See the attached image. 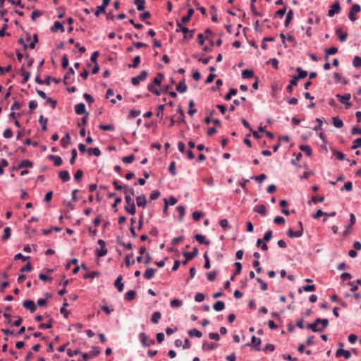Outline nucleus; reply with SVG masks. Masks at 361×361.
<instances>
[{
	"instance_id": "f257e3e1",
	"label": "nucleus",
	"mask_w": 361,
	"mask_h": 361,
	"mask_svg": "<svg viewBox=\"0 0 361 361\" xmlns=\"http://www.w3.org/2000/svg\"><path fill=\"white\" fill-rule=\"evenodd\" d=\"M123 192L125 193V210L130 215H134L136 212V208L134 201L131 197V195H134V190L132 188L125 186Z\"/></svg>"
},
{
	"instance_id": "f03ea898",
	"label": "nucleus",
	"mask_w": 361,
	"mask_h": 361,
	"mask_svg": "<svg viewBox=\"0 0 361 361\" xmlns=\"http://www.w3.org/2000/svg\"><path fill=\"white\" fill-rule=\"evenodd\" d=\"M176 25L178 27L176 31L178 32L180 30L184 34L185 39H191L193 37L195 33L194 30H189L188 28L183 26L180 22H177Z\"/></svg>"
},
{
	"instance_id": "7ed1b4c3",
	"label": "nucleus",
	"mask_w": 361,
	"mask_h": 361,
	"mask_svg": "<svg viewBox=\"0 0 361 361\" xmlns=\"http://www.w3.org/2000/svg\"><path fill=\"white\" fill-rule=\"evenodd\" d=\"M147 77V72L146 71H142L140 75L136 77H133L131 79V83L134 86H137L139 85L140 81H144L146 80Z\"/></svg>"
},
{
	"instance_id": "20e7f679",
	"label": "nucleus",
	"mask_w": 361,
	"mask_h": 361,
	"mask_svg": "<svg viewBox=\"0 0 361 361\" xmlns=\"http://www.w3.org/2000/svg\"><path fill=\"white\" fill-rule=\"evenodd\" d=\"M361 10V7L359 4H353L352 7L350 8L348 18L349 19L354 22L357 20V17L355 16V13L360 12Z\"/></svg>"
},
{
	"instance_id": "39448f33",
	"label": "nucleus",
	"mask_w": 361,
	"mask_h": 361,
	"mask_svg": "<svg viewBox=\"0 0 361 361\" xmlns=\"http://www.w3.org/2000/svg\"><path fill=\"white\" fill-rule=\"evenodd\" d=\"M98 245L100 246L101 250H96V255L98 257H102L107 254V249L106 248V243L104 240L99 239L97 241Z\"/></svg>"
},
{
	"instance_id": "423d86ee",
	"label": "nucleus",
	"mask_w": 361,
	"mask_h": 361,
	"mask_svg": "<svg viewBox=\"0 0 361 361\" xmlns=\"http://www.w3.org/2000/svg\"><path fill=\"white\" fill-rule=\"evenodd\" d=\"M298 226L300 227V229L298 231H293L292 228H289L288 230V235L289 238H299V237L302 236V235L303 233V228H302V222L299 221Z\"/></svg>"
},
{
	"instance_id": "0eeeda50",
	"label": "nucleus",
	"mask_w": 361,
	"mask_h": 361,
	"mask_svg": "<svg viewBox=\"0 0 361 361\" xmlns=\"http://www.w3.org/2000/svg\"><path fill=\"white\" fill-rule=\"evenodd\" d=\"M111 2V0H102V4L101 6H98L96 8V11L94 12V15L96 16H99L100 13H106V8Z\"/></svg>"
},
{
	"instance_id": "6e6552de",
	"label": "nucleus",
	"mask_w": 361,
	"mask_h": 361,
	"mask_svg": "<svg viewBox=\"0 0 361 361\" xmlns=\"http://www.w3.org/2000/svg\"><path fill=\"white\" fill-rule=\"evenodd\" d=\"M336 97L341 103L345 104L347 106L350 107L352 106V104L349 102L351 97L350 94L347 93L343 95L336 94Z\"/></svg>"
},
{
	"instance_id": "1a4fd4ad",
	"label": "nucleus",
	"mask_w": 361,
	"mask_h": 361,
	"mask_svg": "<svg viewBox=\"0 0 361 361\" xmlns=\"http://www.w3.org/2000/svg\"><path fill=\"white\" fill-rule=\"evenodd\" d=\"M341 11V6L338 1H336L331 6V8L328 11V16L333 17L336 13H338Z\"/></svg>"
},
{
	"instance_id": "9d476101",
	"label": "nucleus",
	"mask_w": 361,
	"mask_h": 361,
	"mask_svg": "<svg viewBox=\"0 0 361 361\" xmlns=\"http://www.w3.org/2000/svg\"><path fill=\"white\" fill-rule=\"evenodd\" d=\"M24 308L29 310L31 312H35L37 310L36 305L32 300H25L23 303Z\"/></svg>"
},
{
	"instance_id": "9b49d317",
	"label": "nucleus",
	"mask_w": 361,
	"mask_h": 361,
	"mask_svg": "<svg viewBox=\"0 0 361 361\" xmlns=\"http://www.w3.org/2000/svg\"><path fill=\"white\" fill-rule=\"evenodd\" d=\"M147 199L144 195L136 197V204L138 207L145 208L147 206Z\"/></svg>"
},
{
	"instance_id": "f8f14e48",
	"label": "nucleus",
	"mask_w": 361,
	"mask_h": 361,
	"mask_svg": "<svg viewBox=\"0 0 361 361\" xmlns=\"http://www.w3.org/2000/svg\"><path fill=\"white\" fill-rule=\"evenodd\" d=\"M336 356L337 357L343 356L345 359H349L351 356V353L348 350H344L343 348H339L337 350L336 353Z\"/></svg>"
},
{
	"instance_id": "ddd939ff",
	"label": "nucleus",
	"mask_w": 361,
	"mask_h": 361,
	"mask_svg": "<svg viewBox=\"0 0 361 361\" xmlns=\"http://www.w3.org/2000/svg\"><path fill=\"white\" fill-rule=\"evenodd\" d=\"M122 280H123V276L122 275H119L116 280L114 282V286L115 287L117 288V290L119 291V292H122L123 290V288H124V285L123 283H122Z\"/></svg>"
},
{
	"instance_id": "4468645a",
	"label": "nucleus",
	"mask_w": 361,
	"mask_h": 361,
	"mask_svg": "<svg viewBox=\"0 0 361 361\" xmlns=\"http://www.w3.org/2000/svg\"><path fill=\"white\" fill-rule=\"evenodd\" d=\"M317 323H320L322 325L320 327H319L318 332L323 331L329 325V320L327 319H317Z\"/></svg>"
},
{
	"instance_id": "2eb2a0df",
	"label": "nucleus",
	"mask_w": 361,
	"mask_h": 361,
	"mask_svg": "<svg viewBox=\"0 0 361 361\" xmlns=\"http://www.w3.org/2000/svg\"><path fill=\"white\" fill-rule=\"evenodd\" d=\"M198 254V250L197 247H193L192 251L190 252H184L183 256L187 258V260H191Z\"/></svg>"
},
{
	"instance_id": "dca6fc26",
	"label": "nucleus",
	"mask_w": 361,
	"mask_h": 361,
	"mask_svg": "<svg viewBox=\"0 0 361 361\" xmlns=\"http://www.w3.org/2000/svg\"><path fill=\"white\" fill-rule=\"evenodd\" d=\"M75 111L77 114L81 115L83 114H86L85 105L84 103H79L75 106Z\"/></svg>"
},
{
	"instance_id": "f3484780",
	"label": "nucleus",
	"mask_w": 361,
	"mask_h": 361,
	"mask_svg": "<svg viewBox=\"0 0 361 361\" xmlns=\"http://www.w3.org/2000/svg\"><path fill=\"white\" fill-rule=\"evenodd\" d=\"M195 238L200 244H204L206 245H209L210 244V241L206 240L205 236L201 234H196L195 235Z\"/></svg>"
},
{
	"instance_id": "a211bd4d",
	"label": "nucleus",
	"mask_w": 361,
	"mask_h": 361,
	"mask_svg": "<svg viewBox=\"0 0 361 361\" xmlns=\"http://www.w3.org/2000/svg\"><path fill=\"white\" fill-rule=\"evenodd\" d=\"M253 209L255 212L259 213L262 216L267 215V209L264 204L257 205L254 207Z\"/></svg>"
},
{
	"instance_id": "6ab92c4d",
	"label": "nucleus",
	"mask_w": 361,
	"mask_h": 361,
	"mask_svg": "<svg viewBox=\"0 0 361 361\" xmlns=\"http://www.w3.org/2000/svg\"><path fill=\"white\" fill-rule=\"evenodd\" d=\"M51 32H56L60 30L61 32H64V27L62 23L59 21H55L54 25L51 27Z\"/></svg>"
},
{
	"instance_id": "aec40b11",
	"label": "nucleus",
	"mask_w": 361,
	"mask_h": 361,
	"mask_svg": "<svg viewBox=\"0 0 361 361\" xmlns=\"http://www.w3.org/2000/svg\"><path fill=\"white\" fill-rule=\"evenodd\" d=\"M59 177L61 178V180L63 182H67V181L70 180V179H71L68 171H66V170L61 171L59 173Z\"/></svg>"
},
{
	"instance_id": "412c9836",
	"label": "nucleus",
	"mask_w": 361,
	"mask_h": 361,
	"mask_svg": "<svg viewBox=\"0 0 361 361\" xmlns=\"http://www.w3.org/2000/svg\"><path fill=\"white\" fill-rule=\"evenodd\" d=\"M336 33L338 36L339 40L341 42H344L346 41L348 34L345 32H343L341 28H337L336 30Z\"/></svg>"
},
{
	"instance_id": "4be33fe9",
	"label": "nucleus",
	"mask_w": 361,
	"mask_h": 361,
	"mask_svg": "<svg viewBox=\"0 0 361 361\" xmlns=\"http://www.w3.org/2000/svg\"><path fill=\"white\" fill-rule=\"evenodd\" d=\"M176 90L180 93H184L187 90V85L185 82V80H183L176 85Z\"/></svg>"
},
{
	"instance_id": "5701e85b",
	"label": "nucleus",
	"mask_w": 361,
	"mask_h": 361,
	"mask_svg": "<svg viewBox=\"0 0 361 361\" xmlns=\"http://www.w3.org/2000/svg\"><path fill=\"white\" fill-rule=\"evenodd\" d=\"M155 272H156V269H155L149 268V269H147L145 271L143 276L147 279H151L152 278L154 277V276L155 274Z\"/></svg>"
},
{
	"instance_id": "b1692460",
	"label": "nucleus",
	"mask_w": 361,
	"mask_h": 361,
	"mask_svg": "<svg viewBox=\"0 0 361 361\" xmlns=\"http://www.w3.org/2000/svg\"><path fill=\"white\" fill-rule=\"evenodd\" d=\"M71 142V136L67 133L63 137L61 138L60 142L63 148H66Z\"/></svg>"
},
{
	"instance_id": "393cba45",
	"label": "nucleus",
	"mask_w": 361,
	"mask_h": 361,
	"mask_svg": "<svg viewBox=\"0 0 361 361\" xmlns=\"http://www.w3.org/2000/svg\"><path fill=\"white\" fill-rule=\"evenodd\" d=\"M297 72L298 73V75H295L294 77L296 78L298 80L299 79H303L307 75V72L302 70L300 67L297 68Z\"/></svg>"
},
{
	"instance_id": "a878e982",
	"label": "nucleus",
	"mask_w": 361,
	"mask_h": 361,
	"mask_svg": "<svg viewBox=\"0 0 361 361\" xmlns=\"http://www.w3.org/2000/svg\"><path fill=\"white\" fill-rule=\"evenodd\" d=\"M218 345H219L215 343H204L202 348L203 350H212L217 348Z\"/></svg>"
},
{
	"instance_id": "bb28decb",
	"label": "nucleus",
	"mask_w": 361,
	"mask_h": 361,
	"mask_svg": "<svg viewBox=\"0 0 361 361\" xmlns=\"http://www.w3.org/2000/svg\"><path fill=\"white\" fill-rule=\"evenodd\" d=\"M193 13H194L193 8H189L188 11V14L181 18V22L183 23H186L188 22H189L191 18V16L193 15Z\"/></svg>"
},
{
	"instance_id": "cd10ccee",
	"label": "nucleus",
	"mask_w": 361,
	"mask_h": 361,
	"mask_svg": "<svg viewBox=\"0 0 361 361\" xmlns=\"http://www.w3.org/2000/svg\"><path fill=\"white\" fill-rule=\"evenodd\" d=\"M68 306V303L67 302V300L64 298L63 300V304L61 308L60 309V312L63 314L65 318H68V312L66 310V307Z\"/></svg>"
},
{
	"instance_id": "c85d7f7f",
	"label": "nucleus",
	"mask_w": 361,
	"mask_h": 361,
	"mask_svg": "<svg viewBox=\"0 0 361 361\" xmlns=\"http://www.w3.org/2000/svg\"><path fill=\"white\" fill-rule=\"evenodd\" d=\"M133 3L136 5L138 11H144L145 8V0H134Z\"/></svg>"
},
{
	"instance_id": "c756f323",
	"label": "nucleus",
	"mask_w": 361,
	"mask_h": 361,
	"mask_svg": "<svg viewBox=\"0 0 361 361\" xmlns=\"http://www.w3.org/2000/svg\"><path fill=\"white\" fill-rule=\"evenodd\" d=\"M251 343H252V345L253 346L255 347V350H259V346L261 344V339L260 338H257L255 336H252V338H251Z\"/></svg>"
},
{
	"instance_id": "7c9ffc66",
	"label": "nucleus",
	"mask_w": 361,
	"mask_h": 361,
	"mask_svg": "<svg viewBox=\"0 0 361 361\" xmlns=\"http://www.w3.org/2000/svg\"><path fill=\"white\" fill-rule=\"evenodd\" d=\"M188 334L190 337L195 336L197 338H201L202 336V332L200 331L199 330H197V329H192L189 330Z\"/></svg>"
},
{
	"instance_id": "2f4dec72",
	"label": "nucleus",
	"mask_w": 361,
	"mask_h": 361,
	"mask_svg": "<svg viewBox=\"0 0 361 361\" xmlns=\"http://www.w3.org/2000/svg\"><path fill=\"white\" fill-rule=\"evenodd\" d=\"M298 81L297 78L293 76V79L290 81V84L286 87V90L289 93L293 92V87L297 85Z\"/></svg>"
},
{
	"instance_id": "473e14b6",
	"label": "nucleus",
	"mask_w": 361,
	"mask_h": 361,
	"mask_svg": "<svg viewBox=\"0 0 361 361\" xmlns=\"http://www.w3.org/2000/svg\"><path fill=\"white\" fill-rule=\"evenodd\" d=\"M33 163L27 159H24L20 161L19 164L18 169L25 168V167H32Z\"/></svg>"
},
{
	"instance_id": "72a5a7b5",
	"label": "nucleus",
	"mask_w": 361,
	"mask_h": 361,
	"mask_svg": "<svg viewBox=\"0 0 361 361\" xmlns=\"http://www.w3.org/2000/svg\"><path fill=\"white\" fill-rule=\"evenodd\" d=\"M293 17V11L292 9H290L287 13L286 18L284 22L285 27H288L292 20Z\"/></svg>"
},
{
	"instance_id": "f704fd0d",
	"label": "nucleus",
	"mask_w": 361,
	"mask_h": 361,
	"mask_svg": "<svg viewBox=\"0 0 361 361\" xmlns=\"http://www.w3.org/2000/svg\"><path fill=\"white\" fill-rule=\"evenodd\" d=\"M316 290L314 285H306L302 286V288H299L298 292L301 293L302 290H304L305 292H310V291H314Z\"/></svg>"
},
{
	"instance_id": "c9c22d12",
	"label": "nucleus",
	"mask_w": 361,
	"mask_h": 361,
	"mask_svg": "<svg viewBox=\"0 0 361 361\" xmlns=\"http://www.w3.org/2000/svg\"><path fill=\"white\" fill-rule=\"evenodd\" d=\"M136 293L133 290L127 291L125 294V299L128 301H132L135 297Z\"/></svg>"
},
{
	"instance_id": "e433bc0d",
	"label": "nucleus",
	"mask_w": 361,
	"mask_h": 361,
	"mask_svg": "<svg viewBox=\"0 0 361 361\" xmlns=\"http://www.w3.org/2000/svg\"><path fill=\"white\" fill-rule=\"evenodd\" d=\"M213 308L216 311H221L225 308V304L222 301H217L214 304Z\"/></svg>"
},
{
	"instance_id": "4c0bfd02",
	"label": "nucleus",
	"mask_w": 361,
	"mask_h": 361,
	"mask_svg": "<svg viewBox=\"0 0 361 361\" xmlns=\"http://www.w3.org/2000/svg\"><path fill=\"white\" fill-rule=\"evenodd\" d=\"M49 158L50 159L54 160V164L56 166H59L63 163L62 159L60 157H56L54 155H49Z\"/></svg>"
},
{
	"instance_id": "58836bf2",
	"label": "nucleus",
	"mask_w": 361,
	"mask_h": 361,
	"mask_svg": "<svg viewBox=\"0 0 361 361\" xmlns=\"http://www.w3.org/2000/svg\"><path fill=\"white\" fill-rule=\"evenodd\" d=\"M164 78V75L161 73H159L156 77L153 79V82L152 84L156 85L157 86H159L161 83V80Z\"/></svg>"
},
{
	"instance_id": "ea45409f",
	"label": "nucleus",
	"mask_w": 361,
	"mask_h": 361,
	"mask_svg": "<svg viewBox=\"0 0 361 361\" xmlns=\"http://www.w3.org/2000/svg\"><path fill=\"white\" fill-rule=\"evenodd\" d=\"M300 149L305 153L307 157L312 156V149L308 145H300Z\"/></svg>"
},
{
	"instance_id": "a19ab883",
	"label": "nucleus",
	"mask_w": 361,
	"mask_h": 361,
	"mask_svg": "<svg viewBox=\"0 0 361 361\" xmlns=\"http://www.w3.org/2000/svg\"><path fill=\"white\" fill-rule=\"evenodd\" d=\"M140 63V57L139 56H136L133 59V63L128 64V68H137L139 66Z\"/></svg>"
},
{
	"instance_id": "79ce46f5",
	"label": "nucleus",
	"mask_w": 361,
	"mask_h": 361,
	"mask_svg": "<svg viewBox=\"0 0 361 361\" xmlns=\"http://www.w3.org/2000/svg\"><path fill=\"white\" fill-rule=\"evenodd\" d=\"M338 52V49L336 47H331L329 49L326 50L325 54V59L327 60L329 59V55H334L336 54Z\"/></svg>"
},
{
	"instance_id": "37998d69",
	"label": "nucleus",
	"mask_w": 361,
	"mask_h": 361,
	"mask_svg": "<svg viewBox=\"0 0 361 361\" xmlns=\"http://www.w3.org/2000/svg\"><path fill=\"white\" fill-rule=\"evenodd\" d=\"M39 122L41 125L42 130L43 131H46L47 130V118H44V116L42 115H41L39 118Z\"/></svg>"
},
{
	"instance_id": "c03bdc74",
	"label": "nucleus",
	"mask_w": 361,
	"mask_h": 361,
	"mask_svg": "<svg viewBox=\"0 0 361 361\" xmlns=\"http://www.w3.org/2000/svg\"><path fill=\"white\" fill-rule=\"evenodd\" d=\"M161 314L159 312H154L152 314L151 321L154 324H157L161 319Z\"/></svg>"
},
{
	"instance_id": "a18cd8bd",
	"label": "nucleus",
	"mask_w": 361,
	"mask_h": 361,
	"mask_svg": "<svg viewBox=\"0 0 361 361\" xmlns=\"http://www.w3.org/2000/svg\"><path fill=\"white\" fill-rule=\"evenodd\" d=\"M319 325H320V323H317L316 319L314 323L307 324V328L311 329L314 332H318Z\"/></svg>"
},
{
	"instance_id": "49530a36",
	"label": "nucleus",
	"mask_w": 361,
	"mask_h": 361,
	"mask_svg": "<svg viewBox=\"0 0 361 361\" xmlns=\"http://www.w3.org/2000/svg\"><path fill=\"white\" fill-rule=\"evenodd\" d=\"M139 338L143 346L146 347L149 345V344L147 343L148 338L145 333H140L139 335Z\"/></svg>"
},
{
	"instance_id": "de8ad7c7",
	"label": "nucleus",
	"mask_w": 361,
	"mask_h": 361,
	"mask_svg": "<svg viewBox=\"0 0 361 361\" xmlns=\"http://www.w3.org/2000/svg\"><path fill=\"white\" fill-rule=\"evenodd\" d=\"M87 152L90 155L93 154L96 157L101 155V151L98 147L90 148L87 149Z\"/></svg>"
},
{
	"instance_id": "09e8293b",
	"label": "nucleus",
	"mask_w": 361,
	"mask_h": 361,
	"mask_svg": "<svg viewBox=\"0 0 361 361\" xmlns=\"http://www.w3.org/2000/svg\"><path fill=\"white\" fill-rule=\"evenodd\" d=\"M333 124L336 128H340L343 127V123L342 120L337 117L333 118Z\"/></svg>"
},
{
	"instance_id": "8fccbe9b",
	"label": "nucleus",
	"mask_w": 361,
	"mask_h": 361,
	"mask_svg": "<svg viewBox=\"0 0 361 361\" xmlns=\"http://www.w3.org/2000/svg\"><path fill=\"white\" fill-rule=\"evenodd\" d=\"M11 237V228L10 227H6L4 230V235L2 236L3 240H6Z\"/></svg>"
},
{
	"instance_id": "3c124183",
	"label": "nucleus",
	"mask_w": 361,
	"mask_h": 361,
	"mask_svg": "<svg viewBox=\"0 0 361 361\" xmlns=\"http://www.w3.org/2000/svg\"><path fill=\"white\" fill-rule=\"evenodd\" d=\"M253 71L248 69H245L242 72V76L243 78H250L253 76Z\"/></svg>"
},
{
	"instance_id": "603ef678",
	"label": "nucleus",
	"mask_w": 361,
	"mask_h": 361,
	"mask_svg": "<svg viewBox=\"0 0 361 361\" xmlns=\"http://www.w3.org/2000/svg\"><path fill=\"white\" fill-rule=\"evenodd\" d=\"M237 94V90L235 88L230 89L228 93L226 94L224 99L226 101H229L231 99V97Z\"/></svg>"
},
{
	"instance_id": "864d4df0",
	"label": "nucleus",
	"mask_w": 361,
	"mask_h": 361,
	"mask_svg": "<svg viewBox=\"0 0 361 361\" xmlns=\"http://www.w3.org/2000/svg\"><path fill=\"white\" fill-rule=\"evenodd\" d=\"M21 75L23 77L22 82L25 83L29 80V78L30 77V73L28 71H25L22 68L21 69Z\"/></svg>"
},
{
	"instance_id": "5fc2aeb1",
	"label": "nucleus",
	"mask_w": 361,
	"mask_h": 361,
	"mask_svg": "<svg viewBox=\"0 0 361 361\" xmlns=\"http://www.w3.org/2000/svg\"><path fill=\"white\" fill-rule=\"evenodd\" d=\"M183 302L179 299H173L171 301L170 305L172 307H179L182 305Z\"/></svg>"
},
{
	"instance_id": "6e6d98bb",
	"label": "nucleus",
	"mask_w": 361,
	"mask_h": 361,
	"mask_svg": "<svg viewBox=\"0 0 361 361\" xmlns=\"http://www.w3.org/2000/svg\"><path fill=\"white\" fill-rule=\"evenodd\" d=\"M99 128L101 129V130H108V131H114L115 128L114 126L112 125H104V124H101L99 126Z\"/></svg>"
},
{
	"instance_id": "4d7b16f0",
	"label": "nucleus",
	"mask_w": 361,
	"mask_h": 361,
	"mask_svg": "<svg viewBox=\"0 0 361 361\" xmlns=\"http://www.w3.org/2000/svg\"><path fill=\"white\" fill-rule=\"evenodd\" d=\"M52 322H53V319H50L47 324H40L38 326V328L40 329H50L52 327Z\"/></svg>"
},
{
	"instance_id": "13d9d810",
	"label": "nucleus",
	"mask_w": 361,
	"mask_h": 361,
	"mask_svg": "<svg viewBox=\"0 0 361 361\" xmlns=\"http://www.w3.org/2000/svg\"><path fill=\"white\" fill-rule=\"evenodd\" d=\"M353 65L355 68H360L361 66V57L355 56L353 61Z\"/></svg>"
},
{
	"instance_id": "bf43d9fd",
	"label": "nucleus",
	"mask_w": 361,
	"mask_h": 361,
	"mask_svg": "<svg viewBox=\"0 0 361 361\" xmlns=\"http://www.w3.org/2000/svg\"><path fill=\"white\" fill-rule=\"evenodd\" d=\"M333 153L336 157V158L339 160H344L345 159V155L340 151L335 149V150H333Z\"/></svg>"
},
{
	"instance_id": "052dcab7",
	"label": "nucleus",
	"mask_w": 361,
	"mask_h": 361,
	"mask_svg": "<svg viewBox=\"0 0 361 361\" xmlns=\"http://www.w3.org/2000/svg\"><path fill=\"white\" fill-rule=\"evenodd\" d=\"M189 110H188V114L190 115V116H192L195 113H196L197 110L195 109H193V106H195V102L193 100H190L189 102Z\"/></svg>"
},
{
	"instance_id": "680f3d73",
	"label": "nucleus",
	"mask_w": 361,
	"mask_h": 361,
	"mask_svg": "<svg viewBox=\"0 0 361 361\" xmlns=\"http://www.w3.org/2000/svg\"><path fill=\"white\" fill-rule=\"evenodd\" d=\"M178 112L180 114V118L177 121L178 123H182L185 122V114L183 110L181 109V107H178Z\"/></svg>"
},
{
	"instance_id": "e2e57ef3",
	"label": "nucleus",
	"mask_w": 361,
	"mask_h": 361,
	"mask_svg": "<svg viewBox=\"0 0 361 361\" xmlns=\"http://www.w3.org/2000/svg\"><path fill=\"white\" fill-rule=\"evenodd\" d=\"M135 160V156L133 154H131L128 157H123L122 158V161L126 164H130Z\"/></svg>"
},
{
	"instance_id": "0e129e2a",
	"label": "nucleus",
	"mask_w": 361,
	"mask_h": 361,
	"mask_svg": "<svg viewBox=\"0 0 361 361\" xmlns=\"http://www.w3.org/2000/svg\"><path fill=\"white\" fill-rule=\"evenodd\" d=\"M32 270V266L30 262H27L25 266L20 269L21 272H29Z\"/></svg>"
},
{
	"instance_id": "69168bd1",
	"label": "nucleus",
	"mask_w": 361,
	"mask_h": 361,
	"mask_svg": "<svg viewBox=\"0 0 361 361\" xmlns=\"http://www.w3.org/2000/svg\"><path fill=\"white\" fill-rule=\"evenodd\" d=\"M37 107V103L35 100H32L29 102V112L32 114V112Z\"/></svg>"
},
{
	"instance_id": "338daca9",
	"label": "nucleus",
	"mask_w": 361,
	"mask_h": 361,
	"mask_svg": "<svg viewBox=\"0 0 361 361\" xmlns=\"http://www.w3.org/2000/svg\"><path fill=\"white\" fill-rule=\"evenodd\" d=\"M203 216L202 212L195 211L192 213V219L195 221H199Z\"/></svg>"
},
{
	"instance_id": "774afa93",
	"label": "nucleus",
	"mask_w": 361,
	"mask_h": 361,
	"mask_svg": "<svg viewBox=\"0 0 361 361\" xmlns=\"http://www.w3.org/2000/svg\"><path fill=\"white\" fill-rule=\"evenodd\" d=\"M361 147V137L357 138L354 140L352 149H355Z\"/></svg>"
}]
</instances>
